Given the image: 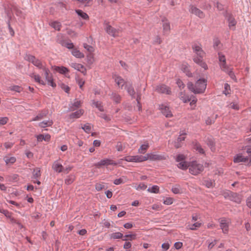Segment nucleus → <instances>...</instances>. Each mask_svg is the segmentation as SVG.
Listing matches in <instances>:
<instances>
[{"instance_id": "29", "label": "nucleus", "mask_w": 251, "mask_h": 251, "mask_svg": "<svg viewBox=\"0 0 251 251\" xmlns=\"http://www.w3.org/2000/svg\"><path fill=\"white\" fill-rule=\"evenodd\" d=\"M30 76L31 77L34 78L36 82H38V83L43 85H46L45 82L41 79V77L39 75L32 74Z\"/></svg>"}, {"instance_id": "1", "label": "nucleus", "mask_w": 251, "mask_h": 251, "mask_svg": "<svg viewBox=\"0 0 251 251\" xmlns=\"http://www.w3.org/2000/svg\"><path fill=\"white\" fill-rule=\"evenodd\" d=\"M207 80L204 78L198 79L194 84L192 82L187 84L188 89L194 94H202L204 92L207 85Z\"/></svg>"}, {"instance_id": "47", "label": "nucleus", "mask_w": 251, "mask_h": 251, "mask_svg": "<svg viewBox=\"0 0 251 251\" xmlns=\"http://www.w3.org/2000/svg\"><path fill=\"white\" fill-rule=\"evenodd\" d=\"M82 128L87 133H90L91 131V126L90 124L87 123L82 126Z\"/></svg>"}, {"instance_id": "40", "label": "nucleus", "mask_w": 251, "mask_h": 251, "mask_svg": "<svg viewBox=\"0 0 251 251\" xmlns=\"http://www.w3.org/2000/svg\"><path fill=\"white\" fill-rule=\"evenodd\" d=\"M148 191L152 193L157 194L159 192V187L157 185H153L148 189Z\"/></svg>"}, {"instance_id": "12", "label": "nucleus", "mask_w": 251, "mask_h": 251, "mask_svg": "<svg viewBox=\"0 0 251 251\" xmlns=\"http://www.w3.org/2000/svg\"><path fill=\"white\" fill-rule=\"evenodd\" d=\"M225 16L227 19L228 22V26L231 28L232 26H235L236 25V21L233 16V15L227 12H226L225 14Z\"/></svg>"}, {"instance_id": "61", "label": "nucleus", "mask_w": 251, "mask_h": 251, "mask_svg": "<svg viewBox=\"0 0 251 251\" xmlns=\"http://www.w3.org/2000/svg\"><path fill=\"white\" fill-rule=\"evenodd\" d=\"M246 152L248 154V157L249 158V162L248 163V165H251V148H248L247 149Z\"/></svg>"}, {"instance_id": "59", "label": "nucleus", "mask_w": 251, "mask_h": 251, "mask_svg": "<svg viewBox=\"0 0 251 251\" xmlns=\"http://www.w3.org/2000/svg\"><path fill=\"white\" fill-rule=\"evenodd\" d=\"M185 159V157L183 154H179L176 156V162H181L184 161Z\"/></svg>"}, {"instance_id": "51", "label": "nucleus", "mask_w": 251, "mask_h": 251, "mask_svg": "<svg viewBox=\"0 0 251 251\" xmlns=\"http://www.w3.org/2000/svg\"><path fill=\"white\" fill-rule=\"evenodd\" d=\"M226 73L229 75V76L230 77V78L232 79L235 80L236 82L237 81V79H236V76H235L234 72H233L232 69H229L228 70V71L226 72Z\"/></svg>"}, {"instance_id": "41", "label": "nucleus", "mask_w": 251, "mask_h": 251, "mask_svg": "<svg viewBox=\"0 0 251 251\" xmlns=\"http://www.w3.org/2000/svg\"><path fill=\"white\" fill-rule=\"evenodd\" d=\"M172 191L175 194H178L181 193V190L180 185H176L172 188Z\"/></svg>"}, {"instance_id": "54", "label": "nucleus", "mask_w": 251, "mask_h": 251, "mask_svg": "<svg viewBox=\"0 0 251 251\" xmlns=\"http://www.w3.org/2000/svg\"><path fill=\"white\" fill-rule=\"evenodd\" d=\"M220 65L222 70L225 72H227L229 69L226 64V61L225 62L220 63Z\"/></svg>"}, {"instance_id": "22", "label": "nucleus", "mask_w": 251, "mask_h": 251, "mask_svg": "<svg viewBox=\"0 0 251 251\" xmlns=\"http://www.w3.org/2000/svg\"><path fill=\"white\" fill-rule=\"evenodd\" d=\"M37 140L38 142H42L43 140L45 141L49 142L50 139V135L49 134H39L36 136Z\"/></svg>"}, {"instance_id": "46", "label": "nucleus", "mask_w": 251, "mask_h": 251, "mask_svg": "<svg viewBox=\"0 0 251 251\" xmlns=\"http://www.w3.org/2000/svg\"><path fill=\"white\" fill-rule=\"evenodd\" d=\"M148 144H143L138 149V152L140 153H144L149 148Z\"/></svg>"}, {"instance_id": "64", "label": "nucleus", "mask_w": 251, "mask_h": 251, "mask_svg": "<svg viewBox=\"0 0 251 251\" xmlns=\"http://www.w3.org/2000/svg\"><path fill=\"white\" fill-rule=\"evenodd\" d=\"M207 144L209 147H210L211 149L215 146L214 142H213L212 139L210 138H208L207 140Z\"/></svg>"}, {"instance_id": "33", "label": "nucleus", "mask_w": 251, "mask_h": 251, "mask_svg": "<svg viewBox=\"0 0 251 251\" xmlns=\"http://www.w3.org/2000/svg\"><path fill=\"white\" fill-rule=\"evenodd\" d=\"M33 176L32 178L33 179H38L41 176V171L40 169L39 168H36L33 170Z\"/></svg>"}, {"instance_id": "28", "label": "nucleus", "mask_w": 251, "mask_h": 251, "mask_svg": "<svg viewBox=\"0 0 251 251\" xmlns=\"http://www.w3.org/2000/svg\"><path fill=\"white\" fill-rule=\"evenodd\" d=\"M126 90L128 94L131 96L132 98H135V92L131 84L126 85Z\"/></svg>"}, {"instance_id": "15", "label": "nucleus", "mask_w": 251, "mask_h": 251, "mask_svg": "<svg viewBox=\"0 0 251 251\" xmlns=\"http://www.w3.org/2000/svg\"><path fill=\"white\" fill-rule=\"evenodd\" d=\"M233 161L235 163H247V164L248 165V163L249 162V158L247 156L238 154L236 157L234 158Z\"/></svg>"}, {"instance_id": "9", "label": "nucleus", "mask_w": 251, "mask_h": 251, "mask_svg": "<svg viewBox=\"0 0 251 251\" xmlns=\"http://www.w3.org/2000/svg\"><path fill=\"white\" fill-rule=\"evenodd\" d=\"M156 91L159 93L166 94L168 95L171 94L170 88L164 84L157 86L156 88Z\"/></svg>"}, {"instance_id": "16", "label": "nucleus", "mask_w": 251, "mask_h": 251, "mask_svg": "<svg viewBox=\"0 0 251 251\" xmlns=\"http://www.w3.org/2000/svg\"><path fill=\"white\" fill-rule=\"evenodd\" d=\"M190 66L188 63L184 62L181 64V71L184 73L188 77H192V74L191 73L190 69Z\"/></svg>"}, {"instance_id": "10", "label": "nucleus", "mask_w": 251, "mask_h": 251, "mask_svg": "<svg viewBox=\"0 0 251 251\" xmlns=\"http://www.w3.org/2000/svg\"><path fill=\"white\" fill-rule=\"evenodd\" d=\"M190 12L191 13L195 14V15L201 19L205 17V14L204 13L197 7L194 6L193 5H190Z\"/></svg>"}, {"instance_id": "4", "label": "nucleus", "mask_w": 251, "mask_h": 251, "mask_svg": "<svg viewBox=\"0 0 251 251\" xmlns=\"http://www.w3.org/2000/svg\"><path fill=\"white\" fill-rule=\"evenodd\" d=\"M117 165V162L108 158L102 159L94 164V166L97 168H100L102 166H108L109 165L116 166Z\"/></svg>"}, {"instance_id": "24", "label": "nucleus", "mask_w": 251, "mask_h": 251, "mask_svg": "<svg viewBox=\"0 0 251 251\" xmlns=\"http://www.w3.org/2000/svg\"><path fill=\"white\" fill-rule=\"evenodd\" d=\"M84 113L83 109H79L70 115V119H77L79 118Z\"/></svg>"}, {"instance_id": "11", "label": "nucleus", "mask_w": 251, "mask_h": 251, "mask_svg": "<svg viewBox=\"0 0 251 251\" xmlns=\"http://www.w3.org/2000/svg\"><path fill=\"white\" fill-rule=\"evenodd\" d=\"M203 56L204 55H201V56L197 55V56H194L193 61L201 67L204 68V70H207L208 69V67L207 64L203 61Z\"/></svg>"}, {"instance_id": "8", "label": "nucleus", "mask_w": 251, "mask_h": 251, "mask_svg": "<svg viewBox=\"0 0 251 251\" xmlns=\"http://www.w3.org/2000/svg\"><path fill=\"white\" fill-rule=\"evenodd\" d=\"M105 29L106 32L110 35L113 37H116L118 35V30L116 28L112 27L108 23L105 24Z\"/></svg>"}, {"instance_id": "49", "label": "nucleus", "mask_w": 251, "mask_h": 251, "mask_svg": "<svg viewBox=\"0 0 251 251\" xmlns=\"http://www.w3.org/2000/svg\"><path fill=\"white\" fill-rule=\"evenodd\" d=\"M72 67L79 71H81V69L84 68V66L78 63H72L71 65Z\"/></svg>"}, {"instance_id": "2", "label": "nucleus", "mask_w": 251, "mask_h": 251, "mask_svg": "<svg viewBox=\"0 0 251 251\" xmlns=\"http://www.w3.org/2000/svg\"><path fill=\"white\" fill-rule=\"evenodd\" d=\"M204 170L202 164L199 163L196 161L191 162L189 165V173L194 176L200 174Z\"/></svg>"}, {"instance_id": "30", "label": "nucleus", "mask_w": 251, "mask_h": 251, "mask_svg": "<svg viewBox=\"0 0 251 251\" xmlns=\"http://www.w3.org/2000/svg\"><path fill=\"white\" fill-rule=\"evenodd\" d=\"M53 125L52 120L44 121L39 124V126L42 128H45L48 126H51Z\"/></svg>"}, {"instance_id": "55", "label": "nucleus", "mask_w": 251, "mask_h": 251, "mask_svg": "<svg viewBox=\"0 0 251 251\" xmlns=\"http://www.w3.org/2000/svg\"><path fill=\"white\" fill-rule=\"evenodd\" d=\"M173 201H174L173 198L169 197V198H166L165 199V200H164L163 203L166 205H170L173 203Z\"/></svg>"}, {"instance_id": "63", "label": "nucleus", "mask_w": 251, "mask_h": 251, "mask_svg": "<svg viewBox=\"0 0 251 251\" xmlns=\"http://www.w3.org/2000/svg\"><path fill=\"white\" fill-rule=\"evenodd\" d=\"M219 60L220 63L225 62L226 61V57L224 55L222 54L221 52L218 53Z\"/></svg>"}, {"instance_id": "14", "label": "nucleus", "mask_w": 251, "mask_h": 251, "mask_svg": "<svg viewBox=\"0 0 251 251\" xmlns=\"http://www.w3.org/2000/svg\"><path fill=\"white\" fill-rule=\"evenodd\" d=\"M192 49L194 52H195L198 56H201V55H204L205 54L201 46L196 43L193 44Z\"/></svg>"}, {"instance_id": "58", "label": "nucleus", "mask_w": 251, "mask_h": 251, "mask_svg": "<svg viewBox=\"0 0 251 251\" xmlns=\"http://www.w3.org/2000/svg\"><path fill=\"white\" fill-rule=\"evenodd\" d=\"M104 188L103 183H97L95 185V188L98 191H100Z\"/></svg>"}, {"instance_id": "25", "label": "nucleus", "mask_w": 251, "mask_h": 251, "mask_svg": "<svg viewBox=\"0 0 251 251\" xmlns=\"http://www.w3.org/2000/svg\"><path fill=\"white\" fill-rule=\"evenodd\" d=\"M52 168L54 171L58 173L62 172L64 169L63 166L61 164H59L57 161H55L53 163Z\"/></svg>"}, {"instance_id": "56", "label": "nucleus", "mask_w": 251, "mask_h": 251, "mask_svg": "<svg viewBox=\"0 0 251 251\" xmlns=\"http://www.w3.org/2000/svg\"><path fill=\"white\" fill-rule=\"evenodd\" d=\"M83 47L90 53L93 52L94 50V49L92 46L89 45L86 43L83 44Z\"/></svg>"}, {"instance_id": "52", "label": "nucleus", "mask_w": 251, "mask_h": 251, "mask_svg": "<svg viewBox=\"0 0 251 251\" xmlns=\"http://www.w3.org/2000/svg\"><path fill=\"white\" fill-rule=\"evenodd\" d=\"M124 237H126V238H128V239L124 238V239H123V240H124V241H127L128 240H129L131 241L132 240H134V239H136V235L135 234H126V235H125Z\"/></svg>"}, {"instance_id": "3", "label": "nucleus", "mask_w": 251, "mask_h": 251, "mask_svg": "<svg viewBox=\"0 0 251 251\" xmlns=\"http://www.w3.org/2000/svg\"><path fill=\"white\" fill-rule=\"evenodd\" d=\"M25 59L32 63L35 66L40 69H42L45 66L41 60L36 58L34 56L30 54H27L25 56Z\"/></svg>"}, {"instance_id": "26", "label": "nucleus", "mask_w": 251, "mask_h": 251, "mask_svg": "<svg viewBox=\"0 0 251 251\" xmlns=\"http://www.w3.org/2000/svg\"><path fill=\"white\" fill-rule=\"evenodd\" d=\"M54 70L61 74L65 75L69 72L68 68L64 66H54Z\"/></svg>"}, {"instance_id": "39", "label": "nucleus", "mask_w": 251, "mask_h": 251, "mask_svg": "<svg viewBox=\"0 0 251 251\" xmlns=\"http://www.w3.org/2000/svg\"><path fill=\"white\" fill-rule=\"evenodd\" d=\"M81 105L80 100H76L74 103L72 104V106H71L69 108L70 111H74L75 109L78 108Z\"/></svg>"}, {"instance_id": "19", "label": "nucleus", "mask_w": 251, "mask_h": 251, "mask_svg": "<svg viewBox=\"0 0 251 251\" xmlns=\"http://www.w3.org/2000/svg\"><path fill=\"white\" fill-rule=\"evenodd\" d=\"M220 226L224 233H226L228 231V225L225 219H222L220 221Z\"/></svg>"}, {"instance_id": "27", "label": "nucleus", "mask_w": 251, "mask_h": 251, "mask_svg": "<svg viewBox=\"0 0 251 251\" xmlns=\"http://www.w3.org/2000/svg\"><path fill=\"white\" fill-rule=\"evenodd\" d=\"M202 226V223L199 222H196L192 225H188L187 228L192 230H197L198 228Z\"/></svg>"}, {"instance_id": "53", "label": "nucleus", "mask_w": 251, "mask_h": 251, "mask_svg": "<svg viewBox=\"0 0 251 251\" xmlns=\"http://www.w3.org/2000/svg\"><path fill=\"white\" fill-rule=\"evenodd\" d=\"M59 85L60 86V87H61V88L62 89L64 90V91L66 93H69L70 88L68 85H66V84H65L64 83H61L59 84Z\"/></svg>"}, {"instance_id": "18", "label": "nucleus", "mask_w": 251, "mask_h": 251, "mask_svg": "<svg viewBox=\"0 0 251 251\" xmlns=\"http://www.w3.org/2000/svg\"><path fill=\"white\" fill-rule=\"evenodd\" d=\"M49 113V111H48V110H43L39 112V113H38V114L34 118L32 121H39V120H40L43 118H44L45 117H46L47 115Z\"/></svg>"}, {"instance_id": "13", "label": "nucleus", "mask_w": 251, "mask_h": 251, "mask_svg": "<svg viewBox=\"0 0 251 251\" xmlns=\"http://www.w3.org/2000/svg\"><path fill=\"white\" fill-rule=\"evenodd\" d=\"M159 108L162 113L167 118H170L173 116L171 111L169 109V107L164 104L159 105Z\"/></svg>"}, {"instance_id": "31", "label": "nucleus", "mask_w": 251, "mask_h": 251, "mask_svg": "<svg viewBox=\"0 0 251 251\" xmlns=\"http://www.w3.org/2000/svg\"><path fill=\"white\" fill-rule=\"evenodd\" d=\"M72 53L74 56L78 58H82L84 57L83 53L76 49L73 50Z\"/></svg>"}, {"instance_id": "21", "label": "nucleus", "mask_w": 251, "mask_h": 251, "mask_svg": "<svg viewBox=\"0 0 251 251\" xmlns=\"http://www.w3.org/2000/svg\"><path fill=\"white\" fill-rule=\"evenodd\" d=\"M110 99L116 103H119L121 100V97L118 93L112 92L111 94L109 95Z\"/></svg>"}, {"instance_id": "20", "label": "nucleus", "mask_w": 251, "mask_h": 251, "mask_svg": "<svg viewBox=\"0 0 251 251\" xmlns=\"http://www.w3.org/2000/svg\"><path fill=\"white\" fill-rule=\"evenodd\" d=\"M186 134V133L180 134L177 138L176 141L175 142L174 146L176 148H179L181 146V142L185 140V137L184 135Z\"/></svg>"}, {"instance_id": "6", "label": "nucleus", "mask_w": 251, "mask_h": 251, "mask_svg": "<svg viewBox=\"0 0 251 251\" xmlns=\"http://www.w3.org/2000/svg\"><path fill=\"white\" fill-rule=\"evenodd\" d=\"M162 23L163 32L164 35H168L170 32V23L166 18L163 17L161 20Z\"/></svg>"}, {"instance_id": "57", "label": "nucleus", "mask_w": 251, "mask_h": 251, "mask_svg": "<svg viewBox=\"0 0 251 251\" xmlns=\"http://www.w3.org/2000/svg\"><path fill=\"white\" fill-rule=\"evenodd\" d=\"M22 88L18 85H14L12 87H11L10 90H12V91H16L17 92H21L22 90Z\"/></svg>"}, {"instance_id": "50", "label": "nucleus", "mask_w": 251, "mask_h": 251, "mask_svg": "<svg viewBox=\"0 0 251 251\" xmlns=\"http://www.w3.org/2000/svg\"><path fill=\"white\" fill-rule=\"evenodd\" d=\"M115 81L119 86L125 82L124 79L119 75L115 76Z\"/></svg>"}, {"instance_id": "43", "label": "nucleus", "mask_w": 251, "mask_h": 251, "mask_svg": "<svg viewBox=\"0 0 251 251\" xmlns=\"http://www.w3.org/2000/svg\"><path fill=\"white\" fill-rule=\"evenodd\" d=\"M178 168L182 169V170H186L187 168H189V165H187V163L185 161H181L177 164Z\"/></svg>"}, {"instance_id": "5", "label": "nucleus", "mask_w": 251, "mask_h": 251, "mask_svg": "<svg viewBox=\"0 0 251 251\" xmlns=\"http://www.w3.org/2000/svg\"><path fill=\"white\" fill-rule=\"evenodd\" d=\"M143 157L145 159H144V161H146L147 160L156 161L165 159V157H164V155L154 154L153 153H147L145 156H143Z\"/></svg>"}, {"instance_id": "17", "label": "nucleus", "mask_w": 251, "mask_h": 251, "mask_svg": "<svg viewBox=\"0 0 251 251\" xmlns=\"http://www.w3.org/2000/svg\"><path fill=\"white\" fill-rule=\"evenodd\" d=\"M5 12L8 18V20H11L12 15V9L16 10V8L11 5L7 4L4 6Z\"/></svg>"}, {"instance_id": "7", "label": "nucleus", "mask_w": 251, "mask_h": 251, "mask_svg": "<svg viewBox=\"0 0 251 251\" xmlns=\"http://www.w3.org/2000/svg\"><path fill=\"white\" fill-rule=\"evenodd\" d=\"M144 158L143 155L126 156L122 160L127 162H141L144 161Z\"/></svg>"}, {"instance_id": "23", "label": "nucleus", "mask_w": 251, "mask_h": 251, "mask_svg": "<svg viewBox=\"0 0 251 251\" xmlns=\"http://www.w3.org/2000/svg\"><path fill=\"white\" fill-rule=\"evenodd\" d=\"M230 194V200L235 201L236 203H240L241 201V199L240 197L236 193L231 192Z\"/></svg>"}, {"instance_id": "37", "label": "nucleus", "mask_w": 251, "mask_h": 251, "mask_svg": "<svg viewBox=\"0 0 251 251\" xmlns=\"http://www.w3.org/2000/svg\"><path fill=\"white\" fill-rule=\"evenodd\" d=\"M75 12L77 14V15L81 17L83 19L87 20L89 19L88 15L86 13L82 11L81 10H76Z\"/></svg>"}, {"instance_id": "45", "label": "nucleus", "mask_w": 251, "mask_h": 251, "mask_svg": "<svg viewBox=\"0 0 251 251\" xmlns=\"http://www.w3.org/2000/svg\"><path fill=\"white\" fill-rule=\"evenodd\" d=\"M93 104L95 106H96L100 111H104L103 107L101 102H100L99 101H95L93 100Z\"/></svg>"}, {"instance_id": "42", "label": "nucleus", "mask_w": 251, "mask_h": 251, "mask_svg": "<svg viewBox=\"0 0 251 251\" xmlns=\"http://www.w3.org/2000/svg\"><path fill=\"white\" fill-rule=\"evenodd\" d=\"M50 25L54 28L55 30L58 31L60 30V28L61 27V24L60 22L54 21L50 24Z\"/></svg>"}, {"instance_id": "44", "label": "nucleus", "mask_w": 251, "mask_h": 251, "mask_svg": "<svg viewBox=\"0 0 251 251\" xmlns=\"http://www.w3.org/2000/svg\"><path fill=\"white\" fill-rule=\"evenodd\" d=\"M214 182L211 179H206L203 181V183L207 188H211L214 186Z\"/></svg>"}, {"instance_id": "38", "label": "nucleus", "mask_w": 251, "mask_h": 251, "mask_svg": "<svg viewBox=\"0 0 251 251\" xmlns=\"http://www.w3.org/2000/svg\"><path fill=\"white\" fill-rule=\"evenodd\" d=\"M123 237V233L120 232H117L115 233H113L110 235V237L111 239H121Z\"/></svg>"}, {"instance_id": "34", "label": "nucleus", "mask_w": 251, "mask_h": 251, "mask_svg": "<svg viewBox=\"0 0 251 251\" xmlns=\"http://www.w3.org/2000/svg\"><path fill=\"white\" fill-rule=\"evenodd\" d=\"M42 70L44 73V75L46 80L52 77L51 74L50 73V71L48 68L46 67V66H45Z\"/></svg>"}, {"instance_id": "36", "label": "nucleus", "mask_w": 251, "mask_h": 251, "mask_svg": "<svg viewBox=\"0 0 251 251\" xmlns=\"http://www.w3.org/2000/svg\"><path fill=\"white\" fill-rule=\"evenodd\" d=\"M75 179V176L73 175H70L65 179V183L67 185L72 184Z\"/></svg>"}, {"instance_id": "32", "label": "nucleus", "mask_w": 251, "mask_h": 251, "mask_svg": "<svg viewBox=\"0 0 251 251\" xmlns=\"http://www.w3.org/2000/svg\"><path fill=\"white\" fill-rule=\"evenodd\" d=\"M179 97L180 99L184 103H186L187 102L190 101L191 100V98H189L188 96H185V94L182 92L179 93Z\"/></svg>"}, {"instance_id": "48", "label": "nucleus", "mask_w": 251, "mask_h": 251, "mask_svg": "<svg viewBox=\"0 0 251 251\" xmlns=\"http://www.w3.org/2000/svg\"><path fill=\"white\" fill-rule=\"evenodd\" d=\"M194 149L201 154L204 153V150L202 148L200 144L196 143L194 145Z\"/></svg>"}, {"instance_id": "60", "label": "nucleus", "mask_w": 251, "mask_h": 251, "mask_svg": "<svg viewBox=\"0 0 251 251\" xmlns=\"http://www.w3.org/2000/svg\"><path fill=\"white\" fill-rule=\"evenodd\" d=\"M147 186L146 185H145L143 183H141L136 187V189L137 190H144L147 188Z\"/></svg>"}, {"instance_id": "35", "label": "nucleus", "mask_w": 251, "mask_h": 251, "mask_svg": "<svg viewBox=\"0 0 251 251\" xmlns=\"http://www.w3.org/2000/svg\"><path fill=\"white\" fill-rule=\"evenodd\" d=\"M4 161L7 165H12L14 164L16 161V159L15 157H5L4 158Z\"/></svg>"}, {"instance_id": "62", "label": "nucleus", "mask_w": 251, "mask_h": 251, "mask_svg": "<svg viewBox=\"0 0 251 251\" xmlns=\"http://www.w3.org/2000/svg\"><path fill=\"white\" fill-rule=\"evenodd\" d=\"M215 6L216 7L217 9L219 11H222L224 9V5L218 1L216 2V3L215 4Z\"/></svg>"}]
</instances>
